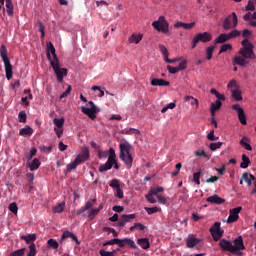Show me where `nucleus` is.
<instances>
[{"label":"nucleus","instance_id":"2f4dec72","mask_svg":"<svg viewBox=\"0 0 256 256\" xmlns=\"http://www.w3.org/2000/svg\"><path fill=\"white\" fill-rule=\"evenodd\" d=\"M30 171H37L39 167H41V161L39 159L35 158L32 160V162L29 164Z\"/></svg>","mask_w":256,"mask_h":256},{"label":"nucleus","instance_id":"4c0bfd02","mask_svg":"<svg viewBox=\"0 0 256 256\" xmlns=\"http://www.w3.org/2000/svg\"><path fill=\"white\" fill-rule=\"evenodd\" d=\"M47 245L50 247V249H59V242L53 238L47 241Z\"/></svg>","mask_w":256,"mask_h":256},{"label":"nucleus","instance_id":"1a4fd4ad","mask_svg":"<svg viewBox=\"0 0 256 256\" xmlns=\"http://www.w3.org/2000/svg\"><path fill=\"white\" fill-rule=\"evenodd\" d=\"M88 105H90L89 108L82 106L81 107V111L82 113H84V115H87V117H89V119L95 120L97 119V113H99V111H101L93 101H89Z\"/></svg>","mask_w":256,"mask_h":256},{"label":"nucleus","instance_id":"052dcab7","mask_svg":"<svg viewBox=\"0 0 256 256\" xmlns=\"http://www.w3.org/2000/svg\"><path fill=\"white\" fill-rule=\"evenodd\" d=\"M25 255V248L15 250L14 252L10 253L9 256H23Z\"/></svg>","mask_w":256,"mask_h":256},{"label":"nucleus","instance_id":"cd10ccee","mask_svg":"<svg viewBox=\"0 0 256 256\" xmlns=\"http://www.w3.org/2000/svg\"><path fill=\"white\" fill-rule=\"evenodd\" d=\"M249 142V138L247 137H243L241 140H240V145L242 147H244V149H246V151H252L253 150V147H251V144L248 143Z\"/></svg>","mask_w":256,"mask_h":256},{"label":"nucleus","instance_id":"aec40b11","mask_svg":"<svg viewBox=\"0 0 256 256\" xmlns=\"http://www.w3.org/2000/svg\"><path fill=\"white\" fill-rule=\"evenodd\" d=\"M199 243H201V241L192 235L188 236L186 239V246L188 249H193V247H195V245H199Z\"/></svg>","mask_w":256,"mask_h":256},{"label":"nucleus","instance_id":"ea45409f","mask_svg":"<svg viewBox=\"0 0 256 256\" xmlns=\"http://www.w3.org/2000/svg\"><path fill=\"white\" fill-rule=\"evenodd\" d=\"M8 209L14 215H17V212L19 211V207L17 206V203H15V202L10 203L8 206Z\"/></svg>","mask_w":256,"mask_h":256},{"label":"nucleus","instance_id":"37998d69","mask_svg":"<svg viewBox=\"0 0 256 256\" xmlns=\"http://www.w3.org/2000/svg\"><path fill=\"white\" fill-rule=\"evenodd\" d=\"M163 191H165V189H163V187H151L149 192L152 194V195H157L158 193H163Z\"/></svg>","mask_w":256,"mask_h":256},{"label":"nucleus","instance_id":"bb28decb","mask_svg":"<svg viewBox=\"0 0 256 256\" xmlns=\"http://www.w3.org/2000/svg\"><path fill=\"white\" fill-rule=\"evenodd\" d=\"M227 41H229L228 34L222 33L217 37V39L214 40V43L217 45L221 43H227Z\"/></svg>","mask_w":256,"mask_h":256},{"label":"nucleus","instance_id":"4468645a","mask_svg":"<svg viewBox=\"0 0 256 256\" xmlns=\"http://www.w3.org/2000/svg\"><path fill=\"white\" fill-rule=\"evenodd\" d=\"M221 251L232 253L233 255V242L227 239H221L218 243Z\"/></svg>","mask_w":256,"mask_h":256},{"label":"nucleus","instance_id":"b1692460","mask_svg":"<svg viewBox=\"0 0 256 256\" xmlns=\"http://www.w3.org/2000/svg\"><path fill=\"white\" fill-rule=\"evenodd\" d=\"M253 179H255V176L253 174H249L247 172L242 174V180L247 182L248 187H251L253 185Z\"/></svg>","mask_w":256,"mask_h":256},{"label":"nucleus","instance_id":"13d9d810","mask_svg":"<svg viewBox=\"0 0 256 256\" xmlns=\"http://www.w3.org/2000/svg\"><path fill=\"white\" fill-rule=\"evenodd\" d=\"M110 187H112L113 189H121V185L119 184V180L117 179H113L110 182Z\"/></svg>","mask_w":256,"mask_h":256},{"label":"nucleus","instance_id":"69168bd1","mask_svg":"<svg viewBox=\"0 0 256 256\" xmlns=\"http://www.w3.org/2000/svg\"><path fill=\"white\" fill-rule=\"evenodd\" d=\"M38 29L41 33V37L43 39V37H45V25H43V22L39 21L38 22Z\"/></svg>","mask_w":256,"mask_h":256},{"label":"nucleus","instance_id":"338daca9","mask_svg":"<svg viewBox=\"0 0 256 256\" xmlns=\"http://www.w3.org/2000/svg\"><path fill=\"white\" fill-rule=\"evenodd\" d=\"M154 194H151V192H148V194L146 195V199L148 201V203H157V200H155V198L153 197Z\"/></svg>","mask_w":256,"mask_h":256},{"label":"nucleus","instance_id":"de8ad7c7","mask_svg":"<svg viewBox=\"0 0 256 256\" xmlns=\"http://www.w3.org/2000/svg\"><path fill=\"white\" fill-rule=\"evenodd\" d=\"M134 229H138V231H145V225L137 222L133 226L130 227V231H133Z\"/></svg>","mask_w":256,"mask_h":256},{"label":"nucleus","instance_id":"c9c22d12","mask_svg":"<svg viewBox=\"0 0 256 256\" xmlns=\"http://www.w3.org/2000/svg\"><path fill=\"white\" fill-rule=\"evenodd\" d=\"M201 173H203V170H201V168L198 169V172H195L193 174V181L194 183H196V185H201V181L199 179H201Z\"/></svg>","mask_w":256,"mask_h":256},{"label":"nucleus","instance_id":"dca6fc26","mask_svg":"<svg viewBox=\"0 0 256 256\" xmlns=\"http://www.w3.org/2000/svg\"><path fill=\"white\" fill-rule=\"evenodd\" d=\"M137 217L136 214H123L117 223V227H125L126 223H131Z\"/></svg>","mask_w":256,"mask_h":256},{"label":"nucleus","instance_id":"58836bf2","mask_svg":"<svg viewBox=\"0 0 256 256\" xmlns=\"http://www.w3.org/2000/svg\"><path fill=\"white\" fill-rule=\"evenodd\" d=\"M223 147V142H212L209 145L210 151H217V149H221Z\"/></svg>","mask_w":256,"mask_h":256},{"label":"nucleus","instance_id":"6e6552de","mask_svg":"<svg viewBox=\"0 0 256 256\" xmlns=\"http://www.w3.org/2000/svg\"><path fill=\"white\" fill-rule=\"evenodd\" d=\"M237 25H239V21L237 19V13L232 12L224 19L222 27L223 29H225V31H229L230 29H235Z\"/></svg>","mask_w":256,"mask_h":256},{"label":"nucleus","instance_id":"7ed1b4c3","mask_svg":"<svg viewBox=\"0 0 256 256\" xmlns=\"http://www.w3.org/2000/svg\"><path fill=\"white\" fill-rule=\"evenodd\" d=\"M120 147V159L125 163L128 169L133 167V156H131V144L129 142L121 143Z\"/></svg>","mask_w":256,"mask_h":256},{"label":"nucleus","instance_id":"473e14b6","mask_svg":"<svg viewBox=\"0 0 256 256\" xmlns=\"http://www.w3.org/2000/svg\"><path fill=\"white\" fill-rule=\"evenodd\" d=\"M6 11H7V15H9V17H13V15H14L13 2L11 0H6Z\"/></svg>","mask_w":256,"mask_h":256},{"label":"nucleus","instance_id":"2eb2a0df","mask_svg":"<svg viewBox=\"0 0 256 256\" xmlns=\"http://www.w3.org/2000/svg\"><path fill=\"white\" fill-rule=\"evenodd\" d=\"M242 210H243V207L241 206L231 209L229 217L227 219V223H235V221L239 219V213H241Z\"/></svg>","mask_w":256,"mask_h":256},{"label":"nucleus","instance_id":"f8f14e48","mask_svg":"<svg viewBox=\"0 0 256 256\" xmlns=\"http://www.w3.org/2000/svg\"><path fill=\"white\" fill-rule=\"evenodd\" d=\"M241 251H245V244L243 243V236H238L234 239L233 255H241Z\"/></svg>","mask_w":256,"mask_h":256},{"label":"nucleus","instance_id":"79ce46f5","mask_svg":"<svg viewBox=\"0 0 256 256\" xmlns=\"http://www.w3.org/2000/svg\"><path fill=\"white\" fill-rule=\"evenodd\" d=\"M97 153H98L99 159H107V157L109 158V155H111L110 150L109 151L97 150Z\"/></svg>","mask_w":256,"mask_h":256},{"label":"nucleus","instance_id":"0eeeda50","mask_svg":"<svg viewBox=\"0 0 256 256\" xmlns=\"http://www.w3.org/2000/svg\"><path fill=\"white\" fill-rule=\"evenodd\" d=\"M152 27L164 35L169 33V22H167V19H165L164 16H160L158 20L154 21Z\"/></svg>","mask_w":256,"mask_h":256},{"label":"nucleus","instance_id":"49530a36","mask_svg":"<svg viewBox=\"0 0 256 256\" xmlns=\"http://www.w3.org/2000/svg\"><path fill=\"white\" fill-rule=\"evenodd\" d=\"M255 0H249L248 4L245 7V11H255Z\"/></svg>","mask_w":256,"mask_h":256},{"label":"nucleus","instance_id":"0e129e2a","mask_svg":"<svg viewBox=\"0 0 256 256\" xmlns=\"http://www.w3.org/2000/svg\"><path fill=\"white\" fill-rule=\"evenodd\" d=\"M178 71H185L187 69V60H182L177 66Z\"/></svg>","mask_w":256,"mask_h":256},{"label":"nucleus","instance_id":"ddd939ff","mask_svg":"<svg viewBox=\"0 0 256 256\" xmlns=\"http://www.w3.org/2000/svg\"><path fill=\"white\" fill-rule=\"evenodd\" d=\"M232 109L234 111H237L238 119L241 125H247V116L245 115V110H243V108L239 104L232 105Z\"/></svg>","mask_w":256,"mask_h":256},{"label":"nucleus","instance_id":"f03ea898","mask_svg":"<svg viewBox=\"0 0 256 256\" xmlns=\"http://www.w3.org/2000/svg\"><path fill=\"white\" fill-rule=\"evenodd\" d=\"M47 59L50 61V65L56 75L58 83H61L65 77H67V68H61L59 66V58H57V54L55 53V46L53 43H47Z\"/></svg>","mask_w":256,"mask_h":256},{"label":"nucleus","instance_id":"4be33fe9","mask_svg":"<svg viewBox=\"0 0 256 256\" xmlns=\"http://www.w3.org/2000/svg\"><path fill=\"white\" fill-rule=\"evenodd\" d=\"M19 135L21 137H31V135H33V128L30 126H25L24 128L20 129Z\"/></svg>","mask_w":256,"mask_h":256},{"label":"nucleus","instance_id":"c03bdc74","mask_svg":"<svg viewBox=\"0 0 256 256\" xmlns=\"http://www.w3.org/2000/svg\"><path fill=\"white\" fill-rule=\"evenodd\" d=\"M144 209L146 213H148V215H153L154 213H159V211H161V208L159 207H152V208L145 207Z\"/></svg>","mask_w":256,"mask_h":256},{"label":"nucleus","instance_id":"774afa93","mask_svg":"<svg viewBox=\"0 0 256 256\" xmlns=\"http://www.w3.org/2000/svg\"><path fill=\"white\" fill-rule=\"evenodd\" d=\"M99 255H100V256H114V252H109V251H105V250H100V251H99Z\"/></svg>","mask_w":256,"mask_h":256},{"label":"nucleus","instance_id":"09e8293b","mask_svg":"<svg viewBox=\"0 0 256 256\" xmlns=\"http://www.w3.org/2000/svg\"><path fill=\"white\" fill-rule=\"evenodd\" d=\"M231 49H233V46H231V44H223L220 47L219 55H221V53H225L227 51H231Z\"/></svg>","mask_w":256,"mask_h":256},{"label":"nucleus","instance_id":"9b49d317","mask_svg":"<svg viewBox=\"0 0 256 256\" xmlns=\"http://www.w3.org/2000/svg\"><path fill=\"white\" fill-rule=\"evenodd\" d=\"M210 234L214 241H219L223 237L225 231L221 229V222H215L209 229Z\"/></svg>","mask_w":256,"mask_h":256},{"label":"nucleus","instance_id":"39448f33","mask_svg":"<svg viewBox=\"0 0 256 256\" xmlns=\"http://www.w3.org/2000/svg\"><path fill=\"white\" fill-rule=\"evenodd\" d=\"M117 155L115 154V149L110 148V155L108 157V160L105 164L101 165L99 167V172L104 173V171H110V169H119V164L117 163Z\"/></svg>","mask_w":256,"mask_h":256},{"label":"nucleus","instance_id":"8fccbe9b","mask_svg":"<svg viewBox=\"0 0 256 256\" xmlns=\"http://www.w3.org/2000/svg\"><path fill=\"white\" fill-rule=\"evenodd\" d=\"M195 157H204V159H210V155L205 153V150L201 151H195L194 152Z\"/></svg>","mask_w":256,"mask_h":256},{"label":"nucleus","instance_id":"680f3d73","mask_svg":"<svg viewBox=\"0 0 256 256\" xmlns=\"http://www.w3.org/2000/svg\"><path fill=\"white\" fill-rule=\"evenodd\" d=\"M244 21H251V19H256V12H254L253 14H250V12L246 13L243 16Z\"/></svg>","mask_w":256,"mask_h":256},{"label":"nucleus","instance_id":"c85d7f7f","mask_svg":"<svg viewBox=\"0 0 256 256\" xmlns=\"http://www.w3.org/2000/svg\"><path fill=\"white\" fill-rule=\"evenodd\" d=\"M251 165V160L248 158L247 155L243 154L242 155V162L240 163L241 169H247Z\"/></svg>","mask_w":256,"mask_h":256},{"label":"nucleus","instance_id":"f257e3e1","mask_svg":"<svg viewBox=\"0 0 256 256\" xmlns=\"http://www.w3.org/2000/svg\"><path fill=\"white\" fill-rule=\"evenodd\" d=\"M252 33L249 29H244L242 31V37H244V40H242L241 45L242 48L239 50V55L234 57L233 61L235 65H239L240 67H245V65H249V60L247 59H255V52L253 51V43L249 41L247 37H251Z\"/></svg>","mask_w":256,"mask_h":256},{"label":"nucleus","instance_id":"423d86ee","mask_svg":"<svg viewBox=\"0 0 256 256\" xmlns=\"http://www.w3.org/2000/svg\"><path fill=\"white\" fill-rule=\"evenodd\" d=\"M107 245H117L118 247L123 248L126 245H129L131 249H137V244L131 238H113L103 243V247H107Z\"/></svg>","mask_w":256,"mask_h":256},{"label":"nucleus","instance_id":"a18cd8bd","mask_svg":"<svg viewBox=\"0 0 256 256\" xmlns=\"http://www.w3.org/2000/svg\"><path fill=\"white\" fill-rule=\"evenodd\" d=\"M54 125H56L57 128H63V125H65V119L64 118H54L53 120Z\"/></svg>","mask_w":256,"mask_h":256},{"label":"nucleus","instance_id":"20e7f679","mask_svg":"<svg viewBox=\"0 0 256 256\" xmlns=\"http://www.w3.org/2000/svg\"><path fill=\"white\" fill-rule=\"evenodd\" d=\"M0 57L4 63L6 79L9 81L13 78V65H11L9 57H7V47H5V45L0 47Z\"/></svg>","mask_w":256,"mask_h":256},{"label":"nucleus","instance_id":"3c124183","mask_svg":"<svg viewBox=\"0 0 256 256\" xmlns=\"http://www.w3.org/2000/svg\"><path fill=\"white\" fill-rule=\"evenodd\" d=\"M37 255V248L35 247V243H31L29 246V252L27 256H35Z\"/></svg>","mask_w":256,"mask_h":256},{"label":"nucleus","instance_id":"a878e982","mask_svg":"<svg viewBox=\"0 0 256 256\" xmlns=\"http://www.w3.org/2000/svg\"><path fill=\"white\" fill-rule=\"evenodd\" d=\"M143 40V34H132L129 38V43H135L136 45H138V43H141V41Z\"/></svg>","mask_w":256,"mask_h":256},{"label":"nucleus","instance_id":"e2e57ef3","mask_svg":"<svg viewBox=\"0 0 256 256\" xmlns=\"http://www.w3.org/2000/svg\"><path fill=\"white\" fill-rule=\"evenodd\" d=\"M72 87L71 85H68L66 91L61 94L60 99H65V97H69L71 95Z\"/></svg>","mask_w":256,"mask_h":256},{"label":"nucleus","instance_id":"a19ab883","mask_svg":"<svg viewBox=\"0 0 256 256\" xmlns=\"http://www.w3.org/2000/svg\"><path fill=\"white\" fill-rule=\"evenodd\" d=\"M19 123H27V113L25 111H20L18 114Z\"/></svg>","mask_w":256,"mask_h":256},{"label":"nucleus","instance_id":"9d476101","mask_svg":"<svg viewBox=\"0 0 256 256\" xmlns=\"http://www.w3.org/2000/svg\"><path fill=\"white\" fill-rule=\"evenodd\" d=\"M211 39H213V35H211L209 32L198 33L192 39V49L197 47V43H209Z\"/></svg>","mask_w":256,"mask_h":256},{"label":"nucleus","instance_id":"603ef678","mask_svg":"<svg viewBox=\"0 0 256 256\" xmlns=\"http://www.w3.org/2000/svg\"><path fill=\"white\" fill-rule=\"evenodd\" d=\"M228 39H235L236 37H239L241 35V32L239 30H232L230 33L227 34Z\"/></svg>","mask_w":256,"mask_h":256},{"label":"nucleus","instance_id":"864d4df0","mask_svg":"<svg viewBox=\"0 0 256 256\" xmlns=\"http://www.w3.org/2000/svg\"><path fill=\"white\" fill-rule=\"evenodd\" d=\"M80 165V163L74 159V161L67 165V171H73V169H77V167Z\"/></svg>","mask_w":256,"mask_h":256},{"label":"nucleus","instance_id":"bf43d9fd","mask_svg":"<svg viewBox=\"0 0 256 256\" xmlns=\"http://www.w3.org/2000/svg\"><path fill=\"white\" fill-rule=\"evenodd\" d=\"M103 231H106L108 233H112L113 237H119V233L117 231H115L114 228L104 227Z\"/></svg>","mask_w":256,"mask_h":256},{"label":"nucleus","instance_id":"e433bc0d","mask_svg":"<svg viewBox=\"0 0 256 256\" xmlns=\"http://www.w3.org/2000/svg\"><path fill=\"white\" fill-rule=\"evenodd\" d=\"M231 93L235 101H243V96H241V92L239 91V89L236 88L235 90H232Z\"/></svg>","mask_w":256,"mask_h":256},{"label":"nucleus","instance_id":"72a5a7b5","mask_svg":"<svg viewBox=\"0 0 256 256\" xmlns=\"http://www.w3.org/2000/svg\"><path fill=\"white\" fill-rule=\"evenodd\" d=\"M215 51V46H209L206 48V59L207 61H211L213 59V53Z\"/></svg>","mask_w":256,"mask_h":256},{"label":"nucleus","instance_id":"393cba45","mask_svg":"<svg viewBox=\"0 0 256 256\" xmlns=\"http://www.w3.org/2000/svg\"><path fill=\"white\" fill-rule=\"evenodd\" d=\"M137 244L142 248V249H149L151 247V243H149V238H140L137 240Z\"/></svg>","mask_w":256,"mask_h":256},{"label":"nucleus","instance_id":"c756f323","mask_svg":"<svg viewBox=\"0 0 256 256\" xmlns=\"http://www.w3.org/2000/svg\"><path fill=\"white\" fill-rule=\"evenodd\" d=\"M63 211H65V202L64 201L57 204L56 206L52 207L53 213H63Z\"/></svg>","mask_w":256,"mask_h":256},{"label":"nucleus","instance_id":"f704fd0d","mask_svg":"<svg viewBox=\"0 0 256 256\" xmlns=\"http://www.w3.org/2000/svg\"><path fill=\"white\" fill-rule=\"evenodd\" d=\"M210 93H211V95H215V97L218 99V101H220V102H221V101H225V95L219 93V92L217 91V89L212 88V89L210 90Z\"/></svg>","mask_w":256,"mask_h":256},{"label":"nucleus","instance_id":"f3484780","mask_svg":"<svg viewBox=\"0 0 256 256\" xmlns=\"http://www.w3.org/2000/svg\"><path fill=\"white\" fill-rule=\"evenodd\" d=\"M89 159V148L87 146L82 147L81 153L75 158L80 164L85 163Z\"/></svg>","mask_w":256,"mask_h":256},{"label":"nucleus","instance_id":"5fc2aeb1","mask_svg":"<svg viewBox=\"0 0 256 256\" xmlns=\"http://www.w3.org/2000/svg\"><path fill=\"white\" fill-rule=\"evenodd\" d=\"M207 139H208V141H219V137L215 136V130H211L207 134Z\"/></svg>","mask_w":256,"mask_h":256},{"label":"nucleus","instance_id":"a211bd4d","mask_svg":"<svg viewBox=\"0 0 256 256\" xmlns=\"http://www.w3.org/2000/svg\"><path fill=\"white\" fill-rule=\"evenodd\" d=\"M65 239H72V241L76 242V245H81V242H79V239L75 234H73V232H70V231L63 232L60 238V241H65Z\"/></svg>","mask_w":256,"mask_h":256},{"label":"nucleus","instance_id":"5701e85b","mask_svg":"<svg viewBox=\"0 0 256 256\" xmlns=\"http://www.w3.org/2000/svg\"><path fill=\"white\" fill-rule=\"evenodd\" d=\"M223 103H221V101L216 100L214 103L211 104L210 107V113L212 115V117H215V111H219L222 107Z\"/></svg>","mask_w":256,"mask_h":256},{"label":"nucleus","instance_id":"7c9ffc66","mask_svg":"<svg viewBox=\"0 0 256 256\" xmlns=\"http://www.w3.org/2000/svg\"><path fill=\"white\" fill-rule=\"evenodd\" d=\"M22 241H25V243L29 244V243H33L34 241H36L37 236L35 234H28L26 236H21Z\"/></svg>","mask_w":256,"mask_h":256},{"label":"nucleus","instance_id":"412c9836","mask_svg":"<svg viewBox=\"0 0 256 256\" xmlns=\"http://www.w3.org/2000/svg\"><path fill=\"white\" fill-rule=\"evenodd\" d=\"M206 201L208 203H213L214 205H222V203L225 201V199L219 197V195L215 194L213 196H209Z\"/></svg>","mask_w":256,"mask_h":256},{"label":"nucleus","instance_id":"6ab92c4d","mask_svg":"<svg viewBox=\"0 0 256 256\" xmlns=\"http://www.w3.org/2000/svg\"><path fill=\"white\" fill-rule=\"evenodd\" d=\"M150 84L152 87H169V81L159 78L152 79Z\"/></svg>","mask_w":256,"mask_h":256},{"label":"nucleus","instance_id":"6e6d98bb","mask_svg":"<svg viewBox=\"0 0 256 256\" xmlns=\"http://www.w3.org/2000/svg\"><path fill=\"white\" fill-rule=\"evenodd\" d=\"M99 211H101V209H90L88 212V217L89 219H93V217H95V215H99Z\"/></svg>","mask_w":256,"mask_h":256},{"label":"nucleus","instance_id":"4d7b16f0","mask_svg":"<svg viewBox=\"0 0 256 256\" xmlns=\"http://www.w3.org/2000/svg\"><path fill=\"white\" fill-rule=\"evenodd\" d=\"M159 49L164 58L169 57V51L167 50V47H165V45H159Z\"/></svg>","mask_w":256,"mask_h":256}]
</instances>
